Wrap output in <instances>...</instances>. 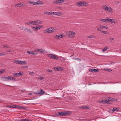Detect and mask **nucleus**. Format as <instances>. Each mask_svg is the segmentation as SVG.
<instances>
[{
    "instance_id": "20e7f679",
    "label": "nucleus",
    "mask_w": 121,
    "mask_h": 121,
    "mask_svg": "<svg viewBox=\"0 0 121 121\" xmlns=\"http://www.w3.org/2000/svg\"><path fill=\"white\" fill-rule=\"evenodd\" d=\"M47 55L48 56L54 59L58 60L59 58L57 56L52 54H47Z\"/></svg>"
},
{
    "instance_id": "1a4fd4ad",
    "label": "nucleus",
    "mask_w": 121,
    "mask_h": 121,
    "mask_svg": "<svg viewBox=\"0 0 121 121\" xmlns=\"http://www.w3.org/2000/svg\"><path fill=\"white\" fill-rule=\"evenodd\" d=\"M56 115L58 117V116H64L63 112H59L56 114Z\"/></svg>"
},
{
    "instance_id": "4d7b16f0",
    "label": "nucleus",
    "mask_w": 121,
    "mask_h": 121,
    "mask_svg": "<svg viewBox=\"0 0 121 121\" xmlns=\"http://www.w3.org/2000/svg\"><path fill=\"white\" fill-rule=\"evenodd\" d=\"M47 70L48 71V72H49V73H51V72H52V70H50V69H48V70Z\"/></svg>"
},
{
    "instance_id": "603ef678",
    "label": "nucleus",
    "mask_w": 121,
    "mask_h": 121,
    "mask_svg": "<svg viewBox=\"0 0 121 121\" xmlns=\"http://www.w3.org/2000/svg\"><path fill=\"white\" fill-rule=\"evenodd\" d=\"M17 106V107L16 108H22V107L21 106H18V105H16Z\"/></svg>"
},
{
    "instance_id": "5fc2aeb1",
    "label": "nucleus",
    "mask_w": 121,
    "mask_h": 121,
    "mask_svg": "<svg viewBox=\"0 0 121 121\" xmlns=\"http://www.w3.org/2000/svg\"><path fill=\"white\" fill-rule=\"evenodd\" d=\"M16 107H17L16 105H13L11 106V108H16Z\"/></svg>"
},
{
    "instance_id": "69168bd1",
    "label": "nucleus",
    "mask_w": 121,
    "mask_h": 121,
    "mask_svg": "<svg viewBox=\"0 0 121 121\" xmlns=\"http://www.w3.org/2000/svg\"><path fill=\"white\" fill-rule=\"evenodd\" d=\"M55 14L54 15H57V12H55Z\"/></svg>"
},
{
    "instance_id": "e2e57ef3",
    "label": "nucleus",
    "mask_w": 121,
    "mask_h": 121,
    "mask_svg": "<svg viewBox=\"0 0 121 121\" xmlns=\"http://www.w3.org/2000/svg\"><path fill=\"white\" fill-rule=\"evenodd\" d=\"M55 12H52V15H54Z\"/></svg>"
},
{
    "instance_id": "2f4dec72",
    "label": "nucleus",
    "mask_w": 121,
    "mask_h": 121,
    "mask_svg": "<svg viewBox=\"0 0 121 121\" xmlns=\"http://www.w3.org/2000/svg\"><path fill=\"white\" fill-rule=\"evenodd\" d=\"M108 101H109V102L110 103V101H113V98H112L111 97H108Z\"/></svg>"
},
{
    "instance_id": "bb28decb",
    "label": "nucleus",
    "mask_w": 121,
    "mask_h": 121,
    "mask_svg": "<svg viewBox=\"0 0 121 121\" xmlns=\"http://www.w3.org/2000/svg\"><path fill=\"white\" fill-rule=\"evenodd\" d=\"M13 62L15 63L19 64V60H14L13 61Z\"/></svg>"
},
{
    "instance_id": "ea45409f",
    "label": "nucleus",
    "mask_w": 121,
    "mask_h": 121,
    "mask_svg": "<svg viewBox=\"0 0 121 121\" xmlns=\"http://www.w3.org/2000/svg\"><path fill=\"white\" fill-rule=\"evenodd\" d=\"M32 28L35 31L37 30V29L36 26L34 27H32Z\"/></svg>"
},
{
    "instance_id": "338daca9",
    "label": "nucleus",
    "mask_w": 121,
    "mask_h": 121,
    "mask_svg": "<svg viewBox=\"0 0 121 121\" xmlns=\"http://www.w3.org/2000/svg\"><path fill=\"white\" fill-rule=\"evenodd\" d=\"M28 67V65H26L24 67L25 68H27Z\"/></svg>"
},
{
    "instance_id": "c756f323",
    "label": "nucleus",
    "mask_w": 121,
    "mask_h": 121,
    "mask_svg": "<svg viewBox=\"0 0 121 121\" xmlns=\"http://www.w3.org/2000/svg\"><path fill=\"white\" fill-rule=\"evenodd\" d=\"M102 28L101 26L99 27L97 29V31H100L102 30Z\"/></svg>"
},
{
    "instance_id": "473e14b6",
    "label": "nucleus",
    "mask_w": 121,
    "mask_h": 121,
    "mask_svg": "<svg viewBox=\"0 0 121 121\" xmlns=\"http://www.w3.org/2000/svg\"><path fill=\"white\" fill-rule=\"evenodd\" d=\"M104 70L105 71L109 72H110L112 71V70L111 69H110L108 68H106L105 69H104Z\"/></svg>"
},
{
    "instance_id": "f257e3e1",
    "label": "nucleus",
    "mask_w": 121,
    "mask_h": 121,
    "mask_svg": "<svg viewBox=\"0 0 121 121\" xmlns=\"http://www.w3.org/2000/svg\"><path fill=\"white\" fill-rule=\"evenodd\" d=\"M104 10L106 12L110 13H112L113 12V9L110 7L106 6L105 5L103 8Z\"/></svg>"
},
{
    "instance_id": "f03ea898",
    "label": "nucleus",
    "mask_w": 121,
    "mask_h": 121,
    "mask_svg": "<svg viewBox=\"0 0 121 121\" xmlns=\"http://www.w3.org/2000/svg\"><path fill=\"white\" fill-rule=\"evenodd\" d=\"M66 34L68 37L72 38L75 37V35L76 34V33L73 31H68L67 32Z\"/></svg>"
},
{
    "instance_id": "58836bf2",
    "label": "nucleus",
    "mask_w": 121,
    "mask_h": 121,
    "mask_svg": "<svg viewBox=\"0 0 121 121\" xmlns=\"http://www.w3.org/2000/svg\"><path fill=\"white\" fill-rule=\"evenodd\" d=\"M101 26L102 29H108V27L104 26L102 25Z\"/></svg>"
},
{
    "instance_id": "4c0bfd02",
    "label": "nucleus",
    "mask_w": 121,
    "mask_h": 121,
    "mask_svg": "<svg viewBox=\"0 0 121 121\" xmlns=\"http://www.w3.org/2000/svg\"><path fill=\"white\" fill-rule=\"evenodd\" d=\"M58 4H61L64 1V0H58Z\"/></svg>"
},
{
    "instance_id": "f3484780",
    "label": "nucleus",
    "mask_w": 121,
    "mask_h": 121,
    "mask_svg": "<svg viewBox=\"0 0 121 121\" xmlns=\"http://www.w3.org/2000/svg\"><path fill=\"white\" fill-rule=\"evenodd\" d=\"M10 76L8 77H5L4 78V79H5V81H8L11 80Z\"/></svg>"
},
{
    "instance_id": "6e6552de",
    "label": "nucleus",
    "mask_w": 121,
    "mask_h": 121,
    "mask_svg": "<svg viewBox=\"0 0 121 121\" xmlns=\"http://www.w3.org/2000/svg\"><path fill=\"white\" fill-rule=\"evenodd\" d=\"M63 35H56L55 37V38L56 39H59L61 38L64 37Z\"/></svg>"
},
{
    "instance_id": "4be33fe9",
    "label": "nucleus",
    "mask_w": 121,
    "mask_h": 121,
    "mask_svg": "<svg viewBox=\"0 0 121 121\" xmlns=\"http://www.w3.org/2000/svg\"><path fill=\"white\" fill-rule=\"evenodd\" d=\"M44 13L47 15H52V12H44Z\"/></svg>"
},
{
    "instance_id": "a19ab883",
    "label": "nucleus",
    "mask_w": 121,
    "mask_h": 121,
    "mask_svg": "<svg viewBox=\"0 0 121 121\" xmlns=\"http://www.w3.org/2000/svg\"><path fill=\"white\" fill-rule=\"evenodd\" d=\"M57 30V29L56 28H54V27H53L52 28V32H55Z\"/></svg>"
},
{
    "instance_id": "9b49d317",
    "label": "nucleus",
    "mask_w": 121,
    "mask_h": 121,
    "mask_svg": "<svg viewBox=\"0 0 121 121\" xmlns=\"http://www.w3.org/2000/svg\"><path fill=\"white\" fill-rule=\"evenodd\" d=\"M63 112L64 116L69 115L72 113V112L70 111Z\"/></svg>"
},
{
    "instance_id": "37998d69",
    "label": "nucleus",
    "mask_w": 121,
    "mask_h": 121,
    "mask_svg": "<svg viewBox=\"0 0 121 121\" xmlns=\"http://www.w3.org/2000/svg\"><path fill=\"white\" fill-rule=\"evenodd\" d=\"M111 19L110 18H107V19H106V22H110Z\"/></svg>"
},
{
    "instance_id": "7ed1b4c3",
    "label": "nucleus",
    "mask_w": 121,
    "mask_h": 121,
    "mask_svg": "<svg viewBox=\"0 0 121 121\" xmlns=\"http://www.w3.org/2000/svg\"><path fill=\"white\" fill-rule=\"evenodd\" d=\"M77 5L78 6H86L87 5V3L85 1H79L77 3Z\"/></svg>"
},
{
    "instance_id": "864d4df0",
    "label": "nucleus",
    "mask_w": 121,
    "mask_h": 121,
    "mask_svg": "<svg viewBox=\"0 0 121 121\" xmlns=\"http://www.w3.org/2000/svg\"><path fill=\"white\" fill-rule=\"evenodd\" d=\"M43 33H48L47 30V29L45 30H43Z\"/></svg>"
},
{
    "instance_id": "7c9ffc66",
    "label": "nucleus",
    "mask_w": 121,
    "mask_h": 121,
    "mask_svg": "<svg viewBox=\"0 0 121 121\" xmlns=\"http://www.w3.org/2000/svg\"><path fill=\"white\" fill-rule=\"evenodd\" d=\"M108 48L107 47H105L104 48H103L102 50V51L103 52H104L106 51L108 49Z\"/></svg>"
},
{
    "instance_id": "a211bd4d",
    "label": "nucleus",
    "mask_w": 121,
    "mask_h": 121,
    "mask_svg": "<svg viewBox=\"0 0 121 121\" xmlns=\"http://www.w3.org/2000/svg\"><path fill=\"white\" fill-rule=\"evenodd\" d=\"M87 37L88 38V39H93L95 38H96V36L94 35H91L87 36Z\"/></svg>"
},
{
    "instance_id": "c03bdc74",
    "label": "nucleus",
    "mask_w": 121,
    "mask_h": 121,
    "mask_svg": "<svg viewBox=\"0 0 121 121\" xmlns=\"http://www.w3.org/2000/svg\"><path fill=\"white\" fill-rule=\"evenodd\" d=\"M3 47L5 48H10V47L9 46L6 45H5L3 46Z\"/></svg>"
},
{
    "instance_id": "8fccbe9b",
    "label": "nucleus",
    "mask_w": 121,
    "mask_h": 121,
    "mask_svg": "<svg viewBox=\"0 0 121 121\" xmlns=\"http://www.w3.org/2000/svg\"><path fill=\"white\" fill-rule=\"evenodd\" d=\"M44 77H38V79L40 80H41Z\"/></svg>"
},
{
    "instance_id": "2eb2a0df",
    "label": "nucleus",
    "mask_w": 121,
    "mask_h": 121,
    "mask_svg": "<svg viewBox=\"0 0 121 121\" xmlns=\"http://www.w3.org/2000/svg\"><path fill=\"white\" fill-rule=\"evenodd\" d=\"M52 27H50L48 28L47 29L48 33H51L52 32Z\"/></svg>"
},
{
    "instance_id": "79ce46f5",
    "label": "nucleus",
    "mask_w": 121,
    "mask_h": 121,
    "mask_svg": "<svg viewBox=\"0 0 121 121\" xmlns=\"http://www.w3.org/2000/svg\"><path fill=\"white\" fill-rule=\"evenodd\" d=\"M6 54V53L5 52L0 53V56H4Z\"/></svg>"
},
{
    "instance_id": "b1692460",
    "label": "nucleus",
    "mask_w": 121,
    "mask_h": 121,
    "mask_svg": "<svg viewBox=\"0 0 121 121\" xmlns=\"http://www.w3.org/2000/svg\"><path fill=\"white\" fill-rule=\"evenodd\" d=\"M117 21L115 19H111V20L110 22L113 23L114 24H115L117 22Z\"/></svg>"
},
{
    "instance_id": "052dcab7",
    "label": "nucleus",
    "mask_w": 121,
    "mask_h": 121,
    "mask_svg": "<svg viewBox=\"0 0 121 121\" xmlns=\"http://www.w3.org/2000/svg\"><path fill=\"white\" fill-rule=\"evenodd\" d=\"M38 20H36L35 21V25H38V24H36V23H38Z\"/></svg>"
},
{
    "instance_id": "f704fd0d",
    "label": "nucleus",
    "mask_w": 121,
    "mask_h": 121,
    "mask_svg": "<svg viewBox=\"0 0 121 121\" xmlns=\"http://www.w3.org/2000/svg\"><path fill=\"white\" fill-rule=\"evenodd\" d=\"M53 3L54 4H58V0H55L53 1Z\"/></svg>"
},
{
    "instance_id": "cd10ccee",
    "label": "nucleus",
    "mask_w": 121,
    "mask_h": 121,
    "mask_svg": "<svg viewBox=\"0 0 121 121\" xmlns=\"http://www.w3.org/2000/svg\"><path fill=\"white\" fill-rule=\"evenodd\" d=\"M37 30L38 29H39L42 27V26L41 25H37L36 26Z\"/></svg>"
},
{
    "instance_id": "9d476101",
    "label": "nucleus",
    "mask_w": 121,
    "mask_h": 121,
    "mask_svg": "<svg viewBox=\"0 0 121 121\" xmlns=\"http://www.w3.org/2000/svg\"><path fill=\"white\" fill-rule=\"evenodd\" d=\"M35 21H30L27 22L26 23V25H30V24L32 25H35Z\"/></svg>"
},
{
    "instance_id": "c85d7f7f",
    "label": "nucleus",
    "mask_w": 121,
    "mask_h": 121,
    "mask_svg": "<svg viewBox=\"0 0 121 121\" xmlns=\"http://www.w3.org/2000/svg\"><path fill=\"white\" fill-rule=\"evenodd\" d=\"M119 109V108H114L112 109V111L113 112L115 111H117Z\"/></svg>"
},
{
    "instance_id": "680f3d73",
    "label": "nucleus",
    "mask_w": 121,
    "mask_h": 121,
    "mask_svg": "<svg viewBox=\"0 0 121 121\" xmlns=\"http://www.w3.org/2000/svg\"><path fill=\"white\" fill-rule=\"evenodd\" d=\"M7 107H8V108H11V106L10 105H7Z\"/></svg>"
},
{
    "instance_id": "09e8293b",
    "label": "nucleus",
    "mask_w": 121,
    "mask_h": 121,
    "mask_svg": "<svg viewBox=\"0 0 121 121\" xmlns=\"http://www.w3.org/2000/svg\"><path fill=\"white\" fill-rule=\"evenodd\" d=\"M5 70L4 69H2V71L0 70V75L2 73H4L5 71Z\"/></svg>"
},
{
    "instance_id": "3c124183",
    "label": "nucleus",
    "mask_w": 121,
    "mask_h": 121,
    "mask_svg": "<svg viewBox=\"0 0 121 121\" xmlns=\"http://www.w3.org/2000/svg\"><path fill=\"white\" fill-rule=\"evenodd\" d=\"M29 74L33 76L34 74V73L33 72H30L29 73Z\"/></svg>"
},
{
    "instance_id": "de8ad7c7",
    "label": "nucleus",
    "mask_w": 121,
    "mask_h": 121,
    "mask_svg": "<svg viewBox=\"0 0 121 121\" xmlns=\"http://www.w3.org/2000/svg\"><path fill=\"white\" fill-rule=\"evenodd\" d=\"M73 59L74 60H79L80 61H81V59L79 58H73Z\"/></svg>"
},
{
    "instance_id": "6e6d98bb",
    "label": "nucleus",
    "mask_w": 121,
    "mask_h": 121,
    "mask_svg": "<svg viewBox=\"0 0 121 121\" xmlns=\"http://www.w3.org/2000/svg\"><path fill=\"white\" fill-rule=\"evenodd\" d=\"M22 29V30H24L25 31V29H26V28H24V27H22L21 28Z\"/></svg>"
},
{
    "instance_id": "ddd939ff",
    "label": "nucleus",
    "mask_w": 121,
    "mask_h": 121,
    "mask_svg": "<svg viewBox=\"0 0 121 121\" xmlns=\"http://www.w3.org/2000/svg\"><path fill=\"white\" fill-rule=\"evenodd\" d=\"M36 50L39 52L42 53H45L46 52L45 50L42 49H39Z\"/></svg>"
},
{
    "instance_id": "a878e982",
    "label": "nucleus",
    "mask_w": 121,
    "mask_h": 121,
    "mask_svg": "<svg viewBox=\"0 0 121 121\" xmlns=\"http://www.w3.org/2000/svg\"><path fill=\"white\" fill-rule=\"evenodd\" d=\"M21 121H32L28 119H22L21 120Z\"/></svg>"
},
{
    "instance_id": "72a5a7b5",
    "label": "nucleus",
    "mask_w": 121,
    "mask_h": 121,
    "mask_svg": "<svg viewBox=\"0 0 121 121\" xmlns=\"http://www.w3.org/2000/svg\"><path fill=\"white\" fill-rule=\"evenodd\" d=\"M43 22L42 21H38V22L36 23V24H38V25L41 24L43 23Z\"/></svg>"
},
{
    "instance_id": "c9c22d12",
    "label": "nucleus",
    "mask_w": 121,
    "mask_h": 121,
    "mask_svg": "<svg viewBox=\"0 0 121 121\" xmlns=\"http://www.w3.org/2000/svg\"><path fill=\"white\" fill-rule=\"evenodd\" d=\"M10 78H10L11 80H13V81H16V79H15L16 78L15 77H14L10 76Z\"/></svg>"
},
{
    "instance_id": "a18cd8bd",
    "label": "nucleus",
    "mask_w": 121,
    "mask_h": 121,
    "mask_svg": "<svg viewBox=\"0 0 121 121\" xmlns=\"http://www.w3.org/2000/svg\"><path fill=\"white\" fill-rule=\"evenodd\" d=\"M63 14L61 13H57V15L58 16L62 15H63Z\"/></svg>"
},
{
    "instance_id": "aec40b11",
    "label": "nucleus",
    "mask_w": 121,
    "mask_h": 121,
    "mask_svg": "<svg viewBox=\"0 0 121 121\" xmlns=\"http://www.w3.org/2000/svg\"><path fill=\"white\" fill-rule=\"evenodd\" d=\"M82 109H89L90 108L87 106H82L80 108Z\"/></svg>"
},
{
    "instance_id": "e433bc0d",
    "label": "nucleus",
    "mask_w": 121,
    "mask_h": 121,
    "mask_svg": "<svg viewBox=\"0 0 121 121\" xmlns=\"http://www.w3.org/2000/svg\"><path fill=\"white\" fill-rule=\"evenodd\" d=\"M99 21L101 22H106V19H100Z\"/></svg>"
},
{
    "instance_id": "423d86ee",
    "label": "nucleus",
    "mask_w": 121,
    "mask_h": 121,
    "mask_svg": "<svg viewBox=\"0 0 121 121\" xmlns=\"http://www.w3.org/2000/svg\"><path fill=\"white\" fill-rule=\"evenodd\" d=\"M12 75L15 77H19L22 75L23 74L21 72H20L18 73H12Z\"/></svg>"
},
{
    "instance_id": "39448f33",
    "label": "nucleus",
    "mask_w": 121,
    "mask_h": 121,
    "mask_svg": "<svg viewBox=\"0 0 121 121\" xmlns=\"http://www.w3.org/2000/svg\"><path fill=\"white\" fill-rule=\"evenodd\" d=\"M45 93V92L42 89H40L38 90L35 93V94L37 95H42Z\"/></svg>"
},
{
    "instance_id": "f8f14e48",
    "label": "nucleus",
    "mask_w": 121,
    "mask_h": 121,
    "mask_svg": "<svg viewBox=\"0 0 121 121\" xmlns=\"http://www.w3.org/2000/svg\"><path fill=\"white\" fill-rule=\"evenodd\" d=\"M27 52L28 53L31 54L34 56L36 55H37V53H34V52H35V51H27Z\"/></svg>"
},
{
    "instance_id": "412c9836",
    "label": "nucleus",
    "mask_w": 121,
    "mask_h": 121,
    "mask_svg": "<svg viewBox=\"0 0 121 121\" xmlns=\"http://www.w3.org/2000/svg\"><path fill=\"white\" fill-rule=\"evenodd\" d=\"M25 30L27 32H28L30 33H33V32L32 30L28 29L27 28H26V29H25Z\"/></svg>"
},
{
    "instance_id": "bf43d9fd",
    "label": "nucleus",
    "mask_w": 121,
    "mask_h": 121,
    "mask_svg": "<svg viewBox=\"0 0 121 121\" xmlns=\"http://www.w3.org/2000/svg\"><path fill=\"white\" fill-rule=\"evenodd\" d=\"M113 101H117V99L114 98H113Z\"/></svg>"
},
{
    "instance_id": "0e129e2a",
    "label": "nucleus",
    "mask_w": 121,
    "mask_h": 121,
    "mask_svg": "<svg viewBox=\"0 0 121 121\" xmlns=\"http://www.w3.org/2000/svg\"><path fill=\"white\" fill-rule=\"evenodd\" d=\"M56 69V70H58V71L59 70L58 69V68L57 67H56V69Z\"/></svg>"
},
{
    "instance_id": "5701e85b",
    "label": "nucleus",
    "mask_w": 121,
    "mask_h": 121,
    "mask_svg": "<svg viewBox=\"0 0 121 121\" xmlns=\"http://www.w3.org/2000/svg\"><path fill=\"white\" fill-rule=\"evenodd\" d=\"M28 3L30 4L33 5H36V2H35L33 1H29L28 2Z\"/></svg>"
},
{
    "instance_id": "13d9d810",
    "label": "nucleus",
    "mask_w": 121,
    "mask_h": 121,
    "mask_svg": "<svg viewBox=\"0 0 121 121\" xmlns=\"http://www.w3.org/2000/svg\"><path fill=\"white\" fill-rule=\"evenodd\" d=\"M109 39L111 41L113 40L114 39L113 38H109Z\"/></svg>"
},
{
    "instance_id": "6ab92c4d",
    "label": "nucleus",
    "mask_w": 121,
    "mask_h": 121,
    "mask_svg": "<svg viewBox=\"0 0 121 121\" xmlns=\"http://www.w3.org/2000/svg\"><path fill=\"white\" fill-rule=\"evenodd\" d=\"M24 6V5L21 3L18 4L14 5L15 6H17L20 7L23 6Z\"/></svg>"
},
{
    "instance_id": "393cba45",
    "label": "nucleus",
    "mask_w": 121,
    "mask_h": 121,
    "mask_svg": "<svg viewBox=\"0 0 121 121\" xmlns=\"http://www.w3.org/2000/svg\"><path fill=\"white\" fill-rule=\"evenodd\" d=\"M26 64V62L25 61H21L19 60V64Z\"/></svg>"
},
{
    "instance_id": "4468645a",
    "label": "nucleus",
    "mask_w": 121,
    "mask_h": 121,
    "mask_svg": "<svg viewBox=\"0 0 121 121\" xmlns=\"http://www.w3.org/2000/svg\"><path fill=\"white\" fill-rule=\"evenodd\" d=\"M36 2V5H41L44 4L43 2L41 1H38Z\"/></svg>"
},
{
    "instance_id": "dca6fc26",
    "label": "nucleus",
    "mask_w": 121,
    "mask_h": 121,
    "mask_svg": "<svg viewBox=\"0 0 121 121\" xmlns=\"http://www.w3.org/2000/svg\"><path fill=\"white\" fill-rule=\"evenodd\" d=\"M89 71L90 72L94 71L97 72L99 71V70L97 69H90L89 70Z\"/></svg>"
},
{
    "instance_id": "49530a36",
    "label": "nucleus",
    "mask_w": 121,
    "mask_h": 121,
    "mask_svg": "<svg viewBox=\"0 0 121 121\" xmlns=\"http://www.w3.org/2000/svg\"><path fill=\"white\" fill-rule=\"evenodd\" d=\"M101 33L105 34H108V32L105 31H102L101 32Z\"/></svg>"
},
{
    "instance_id": "0eeeda50",
    "label": "nucleus",
    "mask_w": 121,
    "mask_h": 121,
    "mask_svg": "<svg viewBox=\"0 0 121 121\" xmlns=\"http://www.w3.org/2000/svg\"><path fill=\"white\" fill-rule=\"evenodd\" d=\"M99 103H107V104H110V103L109 101H108L107 100H100L98 101Z\"/></svg>"
},
{
    "instance_id": "774afa93",
    "label": "nucleus",
    "mask_w": 121,
    "mask_h": 121,
    "mask_svg": "<svg viewBox=\"0 0 121 121\" xmlns=\"http://www.w3.org/2000/svg\"><path fill=\"white\" fill-rule=\"evenodd\" d=\"M25 90H21V91L22 92H23L25 91Z\"/></svg>"
}]
</instances>
